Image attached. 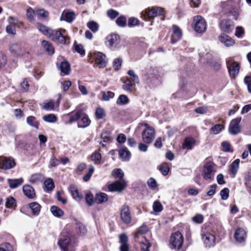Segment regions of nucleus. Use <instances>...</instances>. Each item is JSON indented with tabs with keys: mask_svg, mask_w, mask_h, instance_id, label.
Segmentation results:
<instances>
[{
	"mask_svg": "<svg viewBox=\"0 0 251 251\" xmlns=\"http://www.w3.org/2000/svg\"><path fill=\"white\" fill-rule=\"evenodd\" d=\"M65 33V29H52L48 37L57 43L65 44L68 38Z\"/></svg>",
	"mask_w": 251,
	"mask_h": 251,
	"instance_id": "obj_1",
	"label": "nucleus"
},
{
	"mask_svg": "<svg viewBox=\"0 0 251 251\" xmlns=\"http://www.w3.org/2000/svg\"><path fill=\"white\" fill-rule=\"evenodd\" d=\"M216 171L215 165L211 161L207 162L203 166L202 176L206 180H212Z\"/></svg>",
	"mask_w": 251,
	"mask_h": 251,
	"instance_id": "obj_2",
	"label": "nucleus"
},
{
	"mask_svg": "<svg viewBox=\"0 0 251 251\" xmlns=\"http://www.w3.org/2000/svg\"><path fill=\"white\" fill-rule=\"evenodd\" d=\"M9 51L13 56L16 57L25 56L29 53L28 50L25 47L18 43L12 44L9 47Z\"/></svg>",
	"mask_w": 251,
	"mask_h": 251,
	"instance_id": "obj_3",
	"label": "nucleus"
},
{
	"mask_svg": "<svg viewBox=\"0 0 251 251\" xmlns=\"http://www.w3.org/2000/svg\"><path fill=\"white\" fill-rule=\"evenodd\" d=\"M226 65L230 77L235 78L239 73L240 69L239 63L231 58H228L226 60Z\"/></svg>",
	"mask_w": 251,
	"mask_h": 251,
	"instance_id": "obj_4",
	"label": "nucleus"
},
{
	"mask_svg": "<svg viewBox=\"0 0 251 251\" xmlns=\"http://www.w3.org/2000/svg\"><path fill=\"white\" fill-rule=\"evenodd\" d=\"M120 37L117 34H111L106 38L105 45L112 50H115L120 47Z\"/></svg>",
	"mask_w": 251,
	"mask_h": 251,
	"instance_id": "obj_5",
	"label": "nucleus"
},
{
	"mask_svg": "<svg viewBox=\"0 0 251 251\" xmlns=\"http://www.w3.org/2000/svg\"><path fill=\"white\" fill-rule=\"evenodd\" d=\"M194 29L198 33H202L205 31L207 25L205 19L200 15L194 17Z\"/></svg>",
	"mask_w": 251,
	"mask_h": 251,
	"instance_id": "obj_6",
	"label": "nucleus"
},
{
	"mask_svg": "<svg viewBox=\"0 0 251 251\" xmlns=\"http://www.w3.org/2000/svg\"><path fill=\"white\" fill-rule=\"evenodd\" d=\"M183 243V237L180 232L172 234L170 239L171 248L179 250Z\"/></svg>",
	"mask_w": 251,
	"mask_h": 251,
	"instance_id": "obj_7",
	"label": "nucleus"
},
{
	"mask_svg": "<svg viewBox=\"0 0 251 251\" xmlns=\"http://www.w3.org/2000/svg\"><path fill=\"white\" fill-rule=\"evenodd\" d=\"M143 141L146 144L152 142L155 137V130L152 126H147L142 134Z\"/></svg>",
	"mask_w": 251,
	"mask_h": 251,
	"instance_id": "obj_8",
	"label": "nucleus"
},
{
	"mask_svg": "<svg viewBox=\"0 0 251 251\" xmlns=\"http://www.w3.org/2000/svg\"><path fill=\"white\" fill-rule=\"evenodd\" d=\"M145 14L150 18H154L157 16L163 15L164 14V9L158 6L148 8L145 11Z\"/></svg>",
	"mask_w": 251,
	"mask_h": 251,
	"instance_id": "obj_9",
	"label": "nucleus"
},
{
	"mask_svg": "<svg viewBox=\"0 0 251 251\" xmlns=\"http://www.w3.org/2000/svg\"><path fill=\"white\" fill-rule=\"evenodd\" d=\"M201 236L203 242L206 247L210 248L215 245V237L213 234L209 232H202Z\"/></svg>",
	"mask_w": 251,
	"mask_h": 251,
	"instance_id": "obj_10",
	"label": "nucleus"
},
{
	"mask_svg": "<svg viewBox=\"0 0 251 251\" xmlns=\"http://www.w3.org/2000/svg\"><path fill=\"white\" fill-rule=\"evenodd\" d=\"M121 218L122 221L126 224H130L131 222V215L128 206L123 205L121 209Z\"/></svg>",
	"mask_w": 251,
	"mask_h": 251,
	"instance_id": "obj_11",
	"label": "nucleus"
},
{
	"mask_svg": "<svg viewBox=\"0 0 251 251\" xmlns=\"http://www.w3.org/2000/svg\"><path fill=\"white\" fill-rule=\"evenodd\" d=\"M15 163L12 157H0V169L8 170L13 168Z\"/></svg>",
	"mask_w": 251,
	"mask_h": 251,
	"instance_id": "obj_12",
	"label": "nucleus"
},
{
	"mask_svg": "<svg viewBox=\"0 0 251 251\" xmlns=\"http://www.w3.org/2000/svg\"><path fill=\"white\" fill-rule=\"evenodd\" d=\"M95 64L99 68H104L107 64L106 57L104 54L101 52H95L94 54Z\"/></svg>",
	"mask_w": 251,
	"mask_h": 251,
	"instance_id": "obj_13",
	"label": "nucleus"
},
{
	"mask_svg": "<svg viewBox=\"0 0 251 251\" xmlns=\"http://www.w3.org/2000/svg\"><path fill=\"white\" fill-rule=\"evenodd\" d=\"M126 181L123 179L121 181H116L114 183L109 184L108 188L111 192H121L126 188Z\"/></svg>",
	"mask_w": 251,
	"mask_h": 251,
	"instance_id": "obj_14",
	"label": "nucleus"
},
{
	"mask_svg": "<svg viewBox=\"0 0 251 251\" xmlns=\"http://www.w3.org/2000/svg\"><path fill=\"white\" fill-rule=\"evenodd\" d=\"M234 238L238 243H243L245 241L247 234L246 231L242 228H237L234 233Z\"/></svg>",
	"mask_w": 251,
	"mask_h": 251,
	"instance_id": "obj_15",
	"label": "nucleus"
},
{
	"mask_svg": "<svg viewBox=\"0 0 251 251\" xmlns=\"http://www.w3.org/2000/svg\"><path fill=\"white\" fill-rule=\"evenodd\" d=\"M75 16L74 12L65 10L62 13L60 20L71 23L75 19Z\"/></svg>",
	"mask_w": 251,
	"mask_h": 251,
	"instance_id": "obj_16",
	"label": "nucleus"
},
{
	"mask_svg": "<svg viewBox=\"0 0 251 251\" xmlns=\"http://www.w3.org/2000/svg\"><path fill=\"white\" fill-rule=\"evenodd\" d=\"M172 27L173 32L171 37V42L172 44H174L181 39L182 32L180 28L176 25H173Z\"/></svg>",
	"mask_w": 251,
	"mask_h": 251,
	"instance_id": "obj_17",
	"label": "nucleus"
},
{
	"mask_svg": "<svg viewBox=\"0 0 251 251\" xmlns=\"http://www.w3.org/2000/svg\"><path fill=\"white\" fill-rule=\"evenodd\" d=\"M221 29L225 32L229 33L233 29L232 22L228 20H223L220 24Z\"/></svg>",
	"mask_w": 251,
	"mask_h": 251,
	"instance_id": "obj_18",
	"label": "nucleus"
},
{
	"mask_svg": "<svg viewBox=\"0 0 251 251\" xmlns=\"http://www.w3.org/2000/svg\"><path fill=\"white\" fill-rule=\"evenodd\" d=\"M219 39L222 43L227 47L232 46L235 44V41L225 33L221 34L219 37Z\"/></svg>",
	"mask_w": 251,
	"mask_h": 251,
	"instance_id": "obj_19",
	"label": "nucleus"
},
{
	"mask_svg": "<svg viewBox=\"0 0 251 251\" xmlns=\"http://www.w3.org/2000/svg\"><path fill=\"white\" fill-rule=\"evenodd\" d=\"M120 251H129V246L127 244L128 237L125 234H122L119 236Z\"/></svg>",
	"mask_w": 251,
	"mask_h": 251,
	"instance_id": "obj_20",
	"label": "nucleus"
},
{
	"mask_svg": "<svg viewBox=\"0 0 251 251\" xmlns=\"http://www.w3.org/2000/svg\"><path fill=\"white\" fill-rule=\"evenodd\" d=\"M33 216H38L41 210V206L37 202L29 203L27 206Z\"/></svg>",
	"mask_w": 251,
	"mask_h": 251,
	"instance_id": "obj_21",
	"label": "nucleus"
},
{
	"mask_svg": "<svg viewBox=\"0 0 251 251\" xmlns=\"http://www.w3.org/2000/svg\"><path fill=\"white\" fill-rule=\"evenodd\" d=\"M196 140L191 137L186 138L183 143L182 148L183 150H191L195 146Z\"/></svg>",
	"mask_w": 251,
	"mask_h": 251,
	"instance_id": "obj_22",
	"label": "nucleus"
},
{
	"mask_svg": "<svg viewBox=\"0 0 251 251\" xmlns=\"http://www.w3.org/2000/svg\"><path fill=\"white\" fill-rule=\"evenodd\" d=\"M23 191L24 195L29 199H33L35 197L34 189L29 185H25L23 187Z\"/></svg>",
	"mask_w": 251,
	"mask_h": 251,
	"instance_id": "obj_23",
	"label": "nucleus"
},
{
	"mask_svg": "<svg viewBox=\"0 0 251 251\" xmlns=\"http://www.w3.org/2000/svg\"><path fill=\"white\" fill-rule=\"evenodd\" d=\"M120 158L124 161H128L131 157V153L126 147H124L119 150Z\"/></svg>",
	"mask_w": 251,
	"mask_h": 251,
	"instance_id": "obj_24",
	"label": "nucleus"
},
{
	"mask_svg": "<svg viewBox=\"0 0 251 251\" xmlns=\"http://www.w3.org/2000/svg\"><path fill=\"white\" fill-rule=\"evenodd\" d=\"M69 190L74 200L77 201L81 200L82 196L81 195L79 194L75 186L73 185H70Z\"/></svg>",
	"mask_w": 251,
	"mask_h": 251,
	"instance_id": "obj_25",
	"label": "nucleus"
},
{
	"mask_svg": "<svg viewBox=\"0 0 251 251\" xmlns=\"http://www.w3.org/2000/svg\"><path fill=\"white\" fill-rule=\"evenodd\" d=\"M7 182L9 186L11 189H15L21 185L24 182V179L22 178L18 179H8Z\"/></svg>",
	"mask_w": 251,
	"mask_h": 251,
	"instance_id": "obj_26",
	"label": "nucleus"
},
{
	"mask_svg": "<svg viewBox=\"0 0 251 251\" xmlns=\"http://www.w3.org/2000/svg\"><path fill=\"white\" fill-rule=\"evenodd\" d=\"M70 242V239L69 237L66 236L64 238L62 237L59 240L58 242V244L61 249V250L63 251H68V247Z\"/></svg>",
	"mask_w": 251,
	"mask_h": 251,
	"instance_id": "obj_27",
	"label": "nucleus"
},
{
	"mask_svg": "<svg viewBox=\"0 0 251 251\" xmlns=\"http://www.w3.org/2000/svg\"><path fill=\"white\" fill-rule=\"evenodd\" d=\"M42 46L49 54L52 55L54 53V49L52 45L49 41L43 40L42 42Z\"/></svg>",
	"mask_w": 251,
	"mask_h": 251,
	"instance_id": "obj_28",
	"label": "nucleus"
},
{
	"mask_svg": "<svg viewBox=\"0 0 251 251\" xmlns=\"http://www.w3.org/2000/svg\"><path fill=\"white\" fill-rule=\"evenodd\" d=\"M240 163V160H235L230 165V171L231 174V177H234L237 173Z\"/></svg>",
	"mask_w": 251,
	"mask_h": 251,
	"instance_id": "obj_29",
	"label": "nucleus"
},
{
	"mask_svg": "<svg viewBox=\"0 0 251 251\" xmlns=\"http://www.w3.org/2000/svg\"><path fill=\"white\" fill-rule=\"evenodd\" d=\"M107 200L108 197L106 194L103 193H100L96 195L95 201V203L100 204L106 202Z\"/></svg>",
	"mask_w": 251,
	"mask_h": 251,
	"instance_id": "obj_30",
	"label": "nucleus"
},
{
	"mask_svg": "<svg viewBox=\"0 0 251 251\" xmlns=\"http://www.w3.org/2000/svg\"><path fill=\"white\" fill-rule=\"evenodd\" d=\"M60 70L61 71V72L62 73H63L64 75H69L70 72V65L68 62H62L60 66Z\"/></svg>",
	"mask_w": 251,
	"mask_h": 251,
	"instance_id": "obj_31",
	"label": "nucleus"
},
{
	"mask_svg": "<svg viewBox=\"0 0 251 251\" xmlns=\"http://www.w3.org/2000/svg\"><path fill=\"white\" fill-rule=\"evenodd\" d=\"M52 215L56 217H61L64 215V211L59 207L56 206H52L50 209Z\"/></svg>",
	"mask_w": 251,
	"mask_h": 251,
	"instance_id": "obj_32",
	"label": "nucleus"
},
{
	"mask_svg": "<svg viewBox=\"0 0 251 251\" xmlns=\"http://www.w3.org/2000/svg\"><path fill=\"white\" fill-rule=\"evenodd\" d=\"M144 239L140 242V248L141 251H150L149 249L151 246V244L149 241L143 237Z\"/></svg>",
	"mask_w": 251,
	"mask_h": 251,
	"instance_id": "obj_33",
	"label": "nucleus"
},
{
	"mask_svg": "<svg viewBox=\"0 0 251 251\" xmlns=\"http://www.w3.org/2000/svg\"><path fill=\"white\" fill-rule=\"evenodd\" d=\"M37 26V28L40 31L43 33L44 35L49 37V35H50V33L52 30L51 29L49 28L47 26L40 23H38Z\"/></svg>",
	"mask_w": 251,
	"mask_h": 251,
	"instance_id": "obj_34",
	"label": "nucleus"
},
{
	"mask_svg": "<svg viewBox=\"0 0 251 251\" xmlns=\"http://www.w3.org/2000/svg\"><path fill=\"white\" fill-rule=\"evenodd\" d=\"M129 100L125 95H121L117 100L116 103L118 105H126L128 103Z\"/></svg>",
	"mask_w": 251,
	"mask_h": 251,
	"instance_id": "obj_35",
	"label": "nucleus"
},
{
	"mask_svg": "<svg viewBox=\"0 0 251 251\" xmlns=\"http://www.w3.org/2000/svg\"><path fill=\"white\" fill-rule=\"evenodd\" d=\"M101 159V155L99 152L95 151L91 155V160L93 161L95 164H100Z\"/></svg>",
	"mask_w": 251,
	"mask_h": 251,
	"instance_id": "obj_36",
	"label": "nucleus"
},
{
	"mask_svg": "<svg viewBox=\"0 0 251 251\" xmlns=\"http://www.w3.org/2000/svg\"><path fill=\"white\" fill-rule=\"evenodd\" d=\"M16 206V201L15 199L11 196L7 198L5 202V206L6 208H12Z\"/></svg>",
	"mask_w": 251,
	"mask_h": 251,
	"instance_id": "obj_37",
	"label": "nucleus"
},
{
	"mask_svg": "<svg viewBox=\"0 0 251 251\" xmlns=\"http://www.w3.org/2000/svg\"><path fill=\"white\" fill-rule=\"evenodd\" d=\"M44 185L47 191H51L54 187V182L52 179L48 178L44 182Z\"/></svg>",
	"mask_w": 251,
	"mask_h": 251,
	"instance_id": "obj_38",
	"label": "nucleus"
},
{
	"mask_svg": "<svg viewBox=\"0 0 251 251\" xmlns=\"http://www.w3.org/2000/svg\"><path fill=\"white\" fill-rule=\"evenodd\" d=\"M158 169L161 172L162 174L164 176L167 175L169 171L168 164L166 163H163L161 164L158 167Z\"/></svg>",
	"mask_w": 251,
	"mask_h": 251,
	"instance_id": "obj_39",
	"label": "nucleus"
},
{
	"mask_svg": "<svg viewBox=\"0 0 251 251\" xmlns=\"http://www.w3.org/2000/svg\"><path fill=\"white\" fill-rule=\"evenodd\" d=\"M0 251H14V250L10 243L5 242L0 245Z\"/></svg>",
	"mask_w": 251,
	"mask_h": 251,
	"instance_id": "obj_40",
	"label": "nucleus"
},
{
	"mask_svg": "<svg viewBox=\"0 0 251 251\" xmlns=\"http://www.w3.org/2000/svg\"><path fill=\"white\" fill-rule=\"evenodd\" d=\"M123 88L126 91L131 92L133 89V84L132 83L131 80L127 78L124 82Z\"/></svg>",
	"mask_w": 251,
	"mask_h": 251,
	"instance_id": "obj_41",
	"label": "nucleus"
},
{
	"mask_svg": "<svg viewBox=\"0 0 251 251\" xmlns=\"http://www.w3.org/2000/svg\"><path fill=\"white\" fill-rule=\"evenodd\" d=\"M101 138L102 141L100 142V144L104 147L106 146L104 143H109L110 142L109 133L107 132H102L101 134Z\"/></svg>",
	"mask_w": 251,
	"mask_h": 251,
	"instance_id": "obj_42",
	"label": "nucleus"
},
{
	"mask_svg": "<svg viewBox=\"0 0 251 251\" xmlns=\"http://www.w3.org/2000/svg\"><path fill=\"white\" fill-rule=\"evenodd\" d=\"M88 27L93 32H97L99 27V25L95 22L91 21L87 24Z\"/></svg>",
	"mask_w": 251,
	"mask_h": 251,
	"instance_id": "obj_43",
	"label": "nucleus"
},
{
	"mask_svg": "<svg viewBox=\"0 0 251 251\" xmlns=\"http://www.w3.org/2000/svg\"><path fill=\"white\" fill-rule=\"evenodd\" d=\"M35 13L37 17L41 18H46L49 15V12L44 9H36Z\"/></svg>",
	"mask_w": 251,
	"mask_h": 251,
	"instance_id": "obj_44",
	"label": "nucleus"
},
{
	"mask_svg": "<svg viewBox=\"0 0 251 251\" xmlns=\"http://www.w3.org/2000/svg\"><path fill=\"white\" fill-rule=\"evenodd\" d=\"M95 168L92 165H90L89 168L88 172L83 176V179L84 181H88L92 174L94 172Z\"/></svg>",
	"mask_w": 251,
	"mask_h": 251,
	"instance_id": "obj_45",
	"label": "nucleus"
},
{
	"mask_svg": "<svg viewBox=\"0 0 251 251\" xmlns=\"http://www.w3.org/2000/svg\"><path fill=\"white\" fill-rule=\"evenodd\" d=\"M43 119L44 121L48 123H54L56 122L57 118L54 114H50L44 116L43 117Z\"/></svg>",
	"mask_w": 251,
	"mask_h": 251,
	"instance_id": "obj_46",
	"label": "nucleus"
},
{
	"mask_svg": "<svg viewBox=\"0 0 251 251\" xmlns=\"http://www.w3.org/2000/svg\"><path fill=\"white\" fill-rule=\"evenodd\" d=\"M116 23L119 26L122 27H125L126 24V18L123 16H120L117 19Z\"/></svg>",
	"mask_w": 251,
	"mask_h": 251,
	"instance_id": "obj_47",
	"label": "nucleus"
},
{
	"mask_svg": "<svg viewBox=\"0 0 251 251\" xmlns=\"http://www.w3.org/2000/svg\"><path fill=\"white\" fill-rule=\"evenodd\" d=\"M36 15L35 10L31 7H29L26 10V17L30 21L34 20V16Z\"/></svg>",
	"mask_w": 251,
	"mask_h": 251,
	"instance_id": "obj_48",
	"label": "nucleus"
},
{
	"mask_svg": "<svg viewBox=\"0 0 251 251\" xmlns=\"http://www.w3.org/2000/svg\"><path fill=\"white\" fill-rule=\"evenodd\" d=\"M221 146L223 148V151L225 152H232L233 151L231 147V145L227 142H223L221 143Z\"/></svg>",
	"mask_w": 251,
	"mask_h": 251,
	"instance_id": "obj_49",
	"label": "nucleus"
},
{
	"mask_svg": "<svg viewBox=\"0 0 251 251\" xmlns=\"http://www.w3.org/2000/svg\"><path fill=\"white\" fill-rule=\"evenodd\" d=\"M76 229L78 230L80 235H84L87 232L85 226L80 223H76Z\"/></svg>",
	"mask_w": 251,
	"mask_h": 251,
	"instance_id": "obj_50",
	"label": "nucleus"
},
{
	"mask_svg": "<svg viewBox=\"0 0 251 251\" xmlns=\"http://www.w3.org/2000/svg\"><path fill=\"white\" fill-rule=\"evenodd\" d=\"M127 74L130 76L131 81L138 84L139 83V79L137 75L135 74L134 72L130 70L128 71Z\"/></svg>",
	"mask_w": 251,
	"mask_h": 251,
	"instance_id": "obj_51",
	"label": "nucleus"
},
{
	"mask_svg": "<svg viewBox=\"0 0 251 251\" xmlns=\"http://www.w3.org/2000/svg\"><path fill=\"white\" fill-rule=\"evenodd\" d=\"M149 187L152 190H155L157 187V183L155 179L152 177L150 178L147 181Z\"/></svg>",
	"mask_w": 251,
	"mask_h": 251,
	"instance_id": "obj_52",
	"label": "nucleus"
},
{
	"mask_svg": "<svg viewBox=\"0 0 251 251\" xmlns=\"http://www.w3.org/2000/svg\"><path fill=\"white\" fill-rule=\"evenodd\" d=\"M43 108L46 110H52L54 109V104L52 100L44 102Z\"/></svg>",
	"mask_w": 251,
	"mask_h": 251,
	"instance_id": "obj_53",
	"label": "nucleus"
},
{
	"mask_svg": "<svg viewBox=\"0 0 251 251\" xmlns=\"http://www.w3.org/2000/svg\"><path fill=\"white\" fill-rule=\"evenodd\" d=\"M81 112V110H78L75 114L71 115L69 118L68 124H72L74 121H76L80 117Z\"/></svg>",
	"mask_w": 251,
	"mask_h": 251,
	"instance_id": "obj_54",
	"label": "nucleus"
},
{
	"mask_svg": "<svg viewBox=\"0 0 251 251\" xmlns=\"http://www.w3.org/2000/svg\"><path fill=\"white\" fill-rule=\"evenodd\" d=\"M85 201L89 206L92 205L95 202V199H94L93 196L91 193H88L86 195Z\"/></svg>",
	"mask_w": 251,
	"mask_h": 251,
	"instance_id": "obj_55",
	"label": "nucleus"
},
{
	"mask_svg": "<svg viewBox=\"0 0 251 251\" xmlns=\"http://www.w3.org/2000/svg\"><path fill=\"white\" fill-rule=\"evenodd\" d=\"M112 175L115 177L122 178L124 176V173L121 169H116L112 171Z\"/></svg>",
	"mask_w": 251,
	"mask_h": 251,
	"instance_id": "obj_56",
	"label": "nucleus"
},
{
	"mask_svg": "<svg viewBox=\"0 0 251 251\" xmlns=\"http://www.w3.org/2000/svg\"><path fill=\"white\" fill-rule=\"evenodd\" d=\"M95 115L97 119H102L105 116L104 110L100 107L97 108L96 110Z\"/></svg>",
	"mask_w": 251,
	"mask_h": 251,
	"instance_id": "obj_57",
	"label": "nucleus"
},
{
	"mask_svg": "<svg viewBox=\"0 0 251 251\" xmlns=\"http://www.w3.org/2000/svg\"><path fill=\"white\" fill-rule=\"evenodd\" d=\"M29 88V84L26 79H24L20 84V90L23 92H26Z\"/></svg>",
	"mask_w": 251,
	"mask_h": 251,
	"instance_id": "obj_58",
	"label": "nucleus"
},
{
	"mask_svg": "<svg viewBox=\"0 0 251 251\" xmlns=\"http://www.w3.org/2000/svg\"><path fill=\"white\" fill-rule=\"evenodd\" d=\"M229 133L231 135H236L241 131V126H229Z\"/></svg>",
	"mask_w": 251,
	"mask_h": 251,
	"instance_id": "obj_59",
	"label": "nucleus"
},
{
	"mask_svg": "<svg viewBox=\"0 0 251 251\" xmlns=\"http://www.w3.org/2000/svg\"><path fill=\"white\" fill-rule=\"evenodd\" d=\"M81 121L84 125V126H89L91 124V120L86 114L81 113Z\"/></svg>",
	"mask_w": 251,
	"mask_h": 251,
	"instance_id": "obj_60",
	"label": "nucleus"
},
{
	"mask_svg": "<svg viewBox=\"0 0 251 251\" xmlns=\"http://www.w3.org/2000/svg\"><path fill=\"white\" fill-rule=\"evenodd\" d=\"M9 25L16 26L18 25L19 21L18 19L15 17L10 16L7 19Z\"/></svg>",
	"mask_w": 251,
	"mask_h": 251,
	"instance_id": "obj_61",
	"label": "nucleus"
},
{
	"mask_svg": "<svg viewBox=\"0 0 251 251\" xmlns=\"http://www.w3.org/2000/svg\"><path fill=\"white\" fill-rule=\"evenodd\" d=\"M74 47L75 49V51L80 54L81 55H84L85 54V50L83 49V47L82 45L80 44H77L75 42L74 45Z\"/></svg>",
	"mask_w": 251,
	"mask_h": 251,
	"instance_id": "obj_62",
	"label": "nucleus"
},
{
	"mask_svg": "<svg viewBox=\"0 0 251 251\" xmlns=\"http://www.w3.org/2000/svg\"><path fill=\"white\" fill-rule=\"evenodd\" d=\"M26 122L29 126H38L39 125V122L36 120L35 117L33 116H29L27 117Z\"/></svg>",
	"mask_w": 251,
	"mask_h": 251,
	"instance_id": "obj_63",
	"label": "nucleus"
},
{
	"mask_svg": "<svg viewBox=\"0 0 251 251\" xmlns=\"http://www.w3.org/2000/svg\"><path fill=\"white\" fill-rule=\"evenodd\" d=\"M229 189L227 188H225L222 189L220 192V195L221 199L223 200H226L228 199L229 196Z\"/></svg>",
	"mask_w": 251,
	"mask_h": 251,
	"instance_id": "obj_64",
	"label": "nucleus"
}]
</instances>
